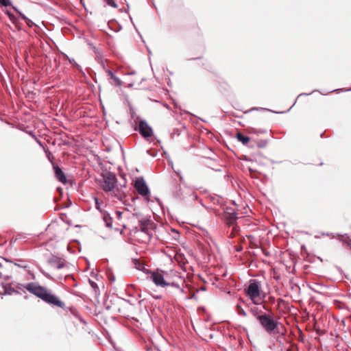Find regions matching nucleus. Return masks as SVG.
<instances>
[{"label":"nucleus","mask_w":351,"mask_h":351,"mask_svg":"<svg viewBox=\"0 0 351 351\" xmlns=\"http://www.w3.org/2000/svg\"><path fill=\"white\" fill-rule=\"evenodd\" d=\"M24 287L31 293L35 295L44 302L51 305L56 306L60 308H64L65 304L58 297L52 294L46 287L40 286L34 282L26 284Z\"/></svg>","instance_id":"f257e3e1"},{"label":"nucleus","mask_w":351,"mask_h":351,"mask_svg":"<svg viewBox=\"0 0 351 351\" xmlns=\"http://www.w3.org/2000/svg\"><path fill=\"white\" fill-rule=\"evenodd\" d=\"M245 293L254 305H261L263 309L269 311L268 308L262 304L265 293L263 292L261 283L258 280H250L248 287L245 289Z\"/></svg>","instance_id":"f03ea898"},{"label":"nucleus","mask_w":351,"mask_h":351,"mask_svg":"<svg viewBox=\"0 0 351 351\" xmlns=\"http://www.w3.org/2000/svg\"><path fill=\"white\" fill-rule=\"evenodd\" d=\"M258 322L269 334L274 332L278 325V322L274 320L273 315L266 313H263L261 317H258Z\"/></svg>","instance_id":"7ed1b4c3"},{"label":"nucleus","mask_w":351,"mask_h":351,"mask_svg":"<svg viewBox=\"0 0 351 351\" xmlns=\"http://www.w3.org/2000/svg\"><path fill=\"white\" fill-rule=\"evenodd\" d=\"M146 274L150 275V279L157 287H165L167 286H176L174 282H167V280L165 279L163 274H162L158 271L146 270Z\"/></svg>","instance_id":"20e7f679"},{"label":"nucleus","mask_w":351,"mask_h":351,"mask_svg":"<svg viewBox=\"0 0 351 351\" xmlns=\"http://www.w3.org/2000/svg\"><path fill=\"white\" fill-rule=\"evenodd\" d=\"M177 176L180 178V194L179 196L183 199L189 198L192 201H194L197 198V195L193 191V189L186 186L183 180V178L180 176L177 171ZM178 194H177V196Z\"/></svg>","instance_id":"39448f33"},{"label":"nucleus","mask_w":351,"mask_h":351,"mask_svg":"<svg viewBox=\"0 0 351 351\" xmlns=\"http://www.w3.org/2000/svg\"><path fill=\"white\" fill-rule=\"evenodd\" d=\"M117 184V179L114 173L108 172L104 175L103 180L101 182V189L105 192H110L113 190Z\"/></svg>","instance_id":"423d86ee"},{"label":"nucleus","mask_w":351,"mask_h":351,"mask_svg":"<svg viewBox=\"0 0 351 351\" xmlns=\"http://www.w3.org/2000/svg\"><path fill=\"white\" fill-rule=\"evenodd\" d=\"M134 187L142 196H147L149 193V188L143 178H137L135 180Z\"/></svg>","instance_id":"0eeeda50"},{"label":"nucleus","mask_w":351,"mask_h":351,"mask_svg":"<svg viewBox=\"0 0 351 351\" xmlns=\"http://www.w3.org/2000/svg\"><path fill=\"white\" fill-rule=\"evenodd\" d=\"M125 186L121 185L119 186L117 184L114 186L113 190L110 191V195L114 198H116L117 200L124 202V199L126 197V194L125 191H123V188H125Z\"/></svg>","instance_id":"6e6552de"},{"label":"nucleus","mask_w":351,"mask_h":351,"mask_svg":"<svg viewBox=\"0 0 351 351\" xmlns=\"http://www.w3.org/2000/svg\"><path fill=\"white\" fill-rule=\"evenodd\" d=\"M139 133L145 138L152 135V128L148 125L145 120H141L138 124Z\"/></svg>","instance_id":"1a4fd4ad"},{"label":"nucleus","mask_w":351,"mask_h":351,"mask_svg":"<svg viewBox=\"0 0 351 351\" xmlns=\"http://www.w3.org/2000/svg\"><path fill=\"white\" fill-rule=\"evenodd\" d=\"M48 263L51 266V267L57 269H60L66 266L65 261L57 256L51 257L48 260Z\"/></svg>","instance_id":"9d476101"},{"label":"nucleus","mask_w":351,"mask_h":351,"mask_svg":"<svg viewBox=\"0 0 351 351\" xmlns=\"http://www.w3.org/2000/svg\"><path fill=\"white\" fill-rule=\"evenodd\" d=\"M225 219L228 225H232L237 219V213L231 208H227Z\"/></svg>","instance_id":"9b49d317"},{"label":"nucleus","mask_w":351,"mask_h":351,"mask_svg":"<svg viewBox=\"0 0 351 351\" xmlns=\"http://www.w3.org/2000/svg\"><path fill=\"white\" fill-rule=\"evenodd\" d=\"M52 164L56 178L63 184L66 183L67 180L64 173L58 166L54 165L53 163Z\"/></svg>","instance_id":"f8f14e48"},{"label":"nucleus","mask_w":351,"mask_h":351,"mask_svg":"<svg viewBox=\"0 0 351 351\" xmlns=\"http://www.w3.org/2000/svg\"><path fill=\"white\" fill-rule=\"evenodd\" d=\"M106 71L110 77L111 80H113V82H110L112 84L116 86H121L122 85V81L118 77H117L111 70L106 69Z\"/></svg>","instance_id":"ddd939ff"},{"label":"nucleus","mask_w":351,"mask_h":351,"mask_svg":"<svg viewBox=\"0 0 351 351\" xmlns=\"http://www.w3.org/2000/svg\"><path fill=\"white\" fill-rule=\"evenodd\" d=\"M251 314L258 321V317H261L263 315V311L261 308L254 306L252 307L250 310Z\"/></svg>","instance_id":"4468645a"},{"label":"nucleus","mask_w":351,"mask_h":351,"mask_svg":"<svg viewBox=\"0 0 351 351\" xmlns=\"http://www.w3.org/2000/svg\"><path fill=\"white\" fill-rule=\"evenodd\" d=\"M103 220L108 228L112 227V219L108 213L103 214Z\"/></svg>","instance_id":"2eb2a0df"},{"label":"nucleus","mask_w":351,"mask_h":351,"mask_svg":"<svg viewBox=\"0 0 351 351\" xmlns=\"http://www.w3.org/2000/svg\"><path fill=\"white\" fill-rule=\"evenodd\" d=\"M237 138L238 139L239 141L241 142L243 145H246L250 140V137L243 135L241 132L237 133Z\"/></svg>","instance_id":"dca6fc26"},{"label":"nucleus","mask_w":351,"mask_h":351,"mask_svg":"<svg viewBox=\"0 0 351 351\" xmlns=\"http://www.w3.org/2000/svg\"><path fill=\"white\" fill-rule=\"evenodd\" d=\"M14 9L19 13V14L20 15L21 19L25 21V23H27V25L29 27H32L33 25H34V23L30 19H29L27 17H26L22 12H21L19 10H16L15 8H14Z\"/></svg>","instance_id":"f3484780"},{"label":"nucleus","mask_w":351,"mask_h":351,"mask_svg":"<svg viewBox=\"0 0 351 351\" xmlns=\"http://www.w3.org/2000/svg\"><path fill=\"white\" fill-rule=\"evenodd\" d=\"M135 266H136V269H138V270L143 271L145 274H146V270H148L147 269L145 268V265L143 263L139 262L137 260L135 261Z\"/></svg>","instance_id":"a211bd4d"},{"label":"nucleus","mask_w":351,"mask_h":351,"mask_svg":"<svg viewBox=\"0 0 351 351\" xmlns=\"http://www.w3.org/2000/svg\"><path fill=\"white\" fill-rule=\"evenodd\" d=\"M69 62L72 64L80 72L82 71V67L75 61L73 58H70L69 56H66Z\"/></svg>","instance_id":"6ab92c4d"},{"label":"nucleus","mask_w":351,"mask_h":351,"mask_svg":"<svg viewBox=\"0 0 351 351\" xmlns=\"http://www.w3.org/2000/svg\"><path fill=\"white\" fill-rule=\"evenodd\" d=\"M176 254H177V264H179L180 265V267H182V265L184 264V255L180 254L178 250H177Z\"/></svg>","instance_id":"aec40b11"},{"label":"nucleus","mask_w":351,"mask_h":351,"mask_svg":"<svg viewBox=\"0 0 351 351\" xmlns=\"http://www.w3.org/2000/svg\"><path fill=\"white\" fill-rule=\"evenodd\" d=\"M106 4L112 8H117V4L114 0H104Z\"/></svg>","instance_id":"412c9836"},{"label":"nucleus","mask_w":351,"mask_h":351,"mask_svg":"<svg viewBox=\"0 0 351 351\" xmlns=\"http://www.w3.org/2000/svg\"><path fill=\"white\" fill-rule=\"evenodd\" d=\"M237 308L239 315H242L243 317H245L247 315L246 312L243 310V308L240 305H237Z\"/></svg>","instance_id":"4be33fe9"},{"label":"nucleus","mask_w":351,"mask_h":351,"mask_svg":"<svg viewBox=\"0 0 351 351\" xmlns=\"http://www.w3.org/2000/svg\"><path fill=\"white\" fill-rule=\"evenodd\" d=\"M94 200H95V205H96V208L99 210L100 212H101V202H99V199L96 197H94Z\"/></svg>","instance_id":"5701e85b"},{"label":"nucleus","mask_w":351,"mask_h":351,"mask_svg":"<svg viewBox=\"0 0 351 351\" xmlns=\"http://www.w3.org/2000/svg\"><path fill=\"white\" fill-rule=\"evenodd\" d=\"M0 4L3 6L8 7L10 5V0H0Z\"/></svg>","instance_id":"b1692460"},{"label":"nucleus","mask_w":351,"mask_h":351,"mask_svg":"<svg viewBox=\"0 0 351 351\" xmlns=\"http://www.w3.org/2000/svg\"><path fill=\"white\" fill-rule=\"evenodd\" d=\"M115 215H116V217L117 218V219L120 220L122 217V212L119 211V210H116Z\"/></svg>","instance_id":"393cba45"},{"label":"nucleus","mask_w":351,"mask_h":351,"mask_svg":"<svg viewBox=\"0 0 351 351\" xmlns=\"http://www.w3.org/2000/svg\"><path fill=\"white\" fill-rule=\"evenodd\" d=\"M88 281H89V283H90V286H91L94 289H97V288H98L97 285L95 282H93V281H92V280H89Z\"/></svg>","instance_id":"a878e982"},{"label":"nucleus","mask_w":351,"mask_h":351,"mask_svg":"<svg viewBox=\"0 0 351 351\" xmlns=\"http://www.w3.org/2000/svg\"><path fill=\"white\" fill-rule=\"evenodd\" d=\"M6 14L7 15L9 16L10 19V20H14V16L13 14H12L9 11H6Z\"/></svg>","instance_id":"bb28decb"},{"label":"nucleus","mask_w":351,"mask_h":351,"mask_svg":"<svg viewBox=\"0 0 351 351\" xmlns=\"http://www.w3.org/2000/svg\"><path fill=\"white\" fill-rule=\"evenodd\" d=\"M16 292L15 290L12 288H10L9 289L5 290V293L11 294L12 293Z\"/></svg>","instance_id":"cd10ccee"},{"label":"nucleus","mask_w":351,"mask_h":351,"mask_svg":"<svg viewBox=\"0 0 351 351\" xmlns=\"http://www.w3.org/2000/svg\"><path fill=\"white\" fill-rule=\"evenodd\" d=\"M40 271L46 277H48V278L49 277V275L47 273L45 272L42 269H40Z\"/></svg>","instance_id":"c85d7f7f"},{"label":"nucleus","mask_w":351,"mask_h":351,"mask_svg":"<svg viewBox=\"0 0 351 351\" xmlns=\"http://www.w3.org/2000/svg\"><path fill=\"white\" fill-rule=\"evenodd\" d=\"M176 287H177V289H179L181 293H183L184 291L182 288H180L179 287V285H178V282L177 281V285H176Z\"/></svg>","instance_id":"c756f323"},{"label":"nucleus","mask_w":351,"mask_h":351,"mask_svg":"<svg viewBox=\"0 0 351 351\" xmlns=\"http://www.w3.org/2000/svg\"><path fill=\"white\" fill-rule=\"evenodd\" d=\"M177 278H178L181 282H184V280L182 276H178L177 275Z\"/></svg>","instance_id":"7c9ffc66"},{"label":"nucleus","mask_w":351,"mask_h":351,"mask_svg":"<svg viewBox=\"0 0 351 351\" xmlns=\"http://www.w3.org/2000/svg\"><path fill=\"white\" fill-rule=\"evenodd\" d=\"M311 93H301L298 95V97L302 96V95H309Z\"/></svg>","instance_id":"2f4dec72"},{"label":"nucleus","mask_w":351,"mask_h":351,"mask_svg":"<svg viewBox=\"0 0 351 351\" xmlns=\"http://www.w3.org/2000/svg\"><path fill=\"white\" fill-rule=\"evenodd\" d=\"M170 258H171V260L176 259V253L173 254V256H170Z\"/></svg>","instance_id":"473e14b6"},{"label":"nucleus","mask_w":351,"mask_h":351,"mask_svg":"<svg viewBox=\"0 0 351 351\" xmlns=\"http://www.w3.org/2000/svg\"><path fill=\"white\" fill-rule=\"evenodd\" d=\"M135 73H136L135 71H132V72L129 73L128 74H130V75H134Z\"/></svg>","instance_id":"72a5a7b5"},{"label":"nucleus","mask_w":351,"mask_h":351,"mask_svg":"<svg viewBox=\"0 0 351 351\" xmlns=\"http://www.w3.org/2000/svg\"><path fill=\"white\" fill-rule=\"evenodd\" d=\"M50 155H51V154H50V153H49V154H48V158H49V160L52 162V161H51V158H50Z\"/></svg>","instance_id":"f704fd0d"},{"label":"nucleus","mask_w":351,"mask_h":351,"mask_svg":"<svg viewBox=\"0 0 351 351\" xmlns=\"http://www.w3.org/2000/svg\"><path fill=\"white\" fill-rule=\"evenodd\" d=\"M171 168L173 169V164L172 162H171Z\"/></svg>","instance_id":"c9c22d12"},{"label":"nucleus","mask_w":351,"mask_h":351,"mask_svg":"<svg viewBox=\"0 0 351 351\" xmlns=\"http://www.w3.org/2000/svg\"><path fill=\"white\" fill-rule=\"evenodd\" d=\"M3 277V274L1 272H0V278H1Z\"/></svg>","instance_id":"e433bc0d"},{"label":"nucleus","mask_w":351,"mask_h":351,"mask_svg":"<svg viewBox=\"0 0 351 351\" xmlns=\"http://www.w3.org/2000/svg\"><path fill=\"white\" fill-rule=\"evenodd\" d=\"M252 110H258V109L257 108H252Z\"/></svg>","instance_id":"4c0bfd02"},{"label":"nucleus","mask_w":351,"mask_h":351,"mask_svg":"<svg viewBox=\"0 0 351 351\" xmlns=\"http://www.w3.org/2000/svg\"><path fill=\"white\" fill-rule=\"evenodd\" d=\"M171 230H172V232H176V229H174V228H172Z\"/></svg>","instance_id":"58836bf2"},{"label":"nucleus","mask_w":351,"mask_h":351,"mask_svg":"<svg viewBox=\"0 0 351 351\" xmlns=\"http://www.w3.org/2000/svg\"><path fill=\"white\" fill-rule=\"evenodd\" d=\"M322 235H326V236H328V234H324L323 233Z\"/></svg>","instance_id":"ea45409f"}]
</instances>
